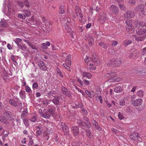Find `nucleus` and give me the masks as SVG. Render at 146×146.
Instances as JSON below:
<instances>
[{"label":"nucleus","instance_id":"nucleus-1","mask_svg":"<svg viewBox=\"0 0 146 146\" xmlns=\"http://www.w3.org/2000/svg\"><path fill=\"white\" fill-rule=\"evenodd\" d=\"M8 0H5L4 1L3 4V11L6 15L8 16H12L15 13V11L13 7H12L10 3H7Z\"/></svg>","mask_w":146,"mask_h":146},{"label":"nucleus","instance_id":"nucleus-2","mask_svg":"<svg viewBox=\"0 0 146 146\" xmlns=\"http://www.w3.org/2000/svg\"><path fill=\"white\" fill-rule=\"evenodd\" d=\"M84 61L87 65L89 66V68L90 70H95L96 69V67L94 65L92 61L89 56H86L84 58Z\"/></svg>","mask_w":146,"mask_h":146},{"label":"nucleus","instance_id":"nucleus-3","mask_svg":"<svg viewBox=\"0 0 146 146\" xmlns=\"http://www.w3.org/2000/svg\"><path fill=\"white\" fill-rule=\"evenodd\" d=\"M121 62L119 61H115L114 59H112L110 61H108L107 64L108 66L116 67L120 65Z\"/></svg>","mask_w":146,"mask_h":146},{"label":"nucleus","instance_id":"nucleus-4","mask_svg":"<svg viewBox=\"0 0 146 146\" xmlns=\"http://www.w3.org/2000/svg\"><path fill=\"white\" fill-rule=\"evenodd\" d=\"M75 13L77 16L80 17L79 19L80 22L81 23L82 22L83 15L82 11L78 6H76L75 7Z\"/></svg>","mask_w":146,"mask_h":146},{"label":"nucleus","instance_id":"nucleus-5","mask_svg":"<svg viewBox=\"0 0 146 146\" xmlns=\"http://www.w3.org/2000/svg\"><path fill=\"white\" fill-rule=\"evenodd\" d=\"M116 76V73L114 72H111L105 75V78L108 79H109L107 81L108 82H110V81H111L112 78H114Z\"/></svg>","mask_w":146,"mask_h":146},{"label":"nucleus","instance_id":"nucleus-6","mask_svg":"<svg viewBox=\"0 0 146 146\" xmlns=\"http://www.w3.org/2000/svg\"><path fill=\"white\" fill-rule=\"evenodd\" d=\"M110 10L111 13L115 15L118 14L119 9L118 7L115 5H112L110 6Z\"/></svg>","mask_w":146,"mask_h":146},{"label":"nucleus","instance_id":"nucleus-7","mask_svg":"<svg viewBox=\"0 0 146 146\" xmlns=\"http://www.w3.org/2000/svg\"><path fill=\"white\" fill-rule=\"evenodd\" d=\"M60 126L62 128L64 134L66 135L68 134L69 132L68 127L66 125L65 123L61 122Z\"/></svg>","mask_w":146,"mask_h":146},{"label":"nucleus","instance_id":"nucleus-8","mask_svg":"<svg viewBox=\"0 0 146 146\" xmlns=\"http://www.w3.org/2000/svg\"><path fill=\"white\" fill-rule=\"evenodd\" d=\"M126 23L127 26L126 27V30L127 31H131L132 30L133 32L135 31V30L133 29V26L129 20L127 19L126 21Z\"/></svg>","mask_w":146,"mask_h":146},{"label":"nucleus","instance_id":"nucleus-9","mask_svg":"<svg viewBox=\"0 0 146 146\" xmlns=\"http://www.w3.org/2000/svg\"><path fill=\"white\" fill-rule=\"evenodd\" d=\"M61 89L63 94L66 96L68 97L71 96V93L70 91L64 87H62Z\"/></svg>","mask_w":146,"mask_h":146},{"label":"nucleus","instance_id":"nucleus-10","mask_svg":"<svg viewBox=\"0 0 146 146\" xmlns=\"http://www.w3.org/2000/svg\"><path fill=\"white\" fill-rule=\"evenodd\" d=\"M144 9V6L143 4H141L137 6L135 9V12H141L143 14H144L143 11Z\"/></svg>","mask_w":146,"mask_h":146},{"label":"nucleus","instance_id":"nucleus-11","mask_svg":"<svg viewBox=\"0 0 146 146\" xmlns=\"http://www.w3.org/2000/svg\"><path fill=\"white\" fill-rule=\"evenodd\" d=\"M8 22L4 18L1 19L0 22V26L2 27H7L9 26Z\"/></svg>","mask_w":146,"mask_h":146},{"label":"nucleus","instance_id":"nucleus-12","mask_svg":"<svg viewBox=\"0 0 146 146\" xmlns=\"http://www.w3.org/2000/svg\"><path fill=\"white\" fill-rule=\"evenodd\" d=\"M135 15L133 12L132 11H127L124 15V17L126 18H132L134 17Z\"/></svg>","mask_w":146,"mask_h":146},{"label":"nucleus","instance_id":"nucleus-13","mask_svg":"<svg viewBox=\"0 0 146 146\" xmlns=\"http://www.w3.org/2000/svg\"><path fill=\"white\" fill-rule=\"evenodd\" d=\"M143 102V100L141 99H138L135 100L132 103L133 105L135 106H137L141 105Z\"/></svg>","mask_w":146,"mask_h":146},{"label":"nucleus","instance_id":"nucleus-14","mask_svg":"<svg viewBox=\"0 0 146 146\" xmlns=\"http://www.w3.org/2000/svg\"><path fill=\"white\" fill-rule=\"evenodd\" d=\"M19 5L21 8H23L24 7V5H25L26 7L28 8L30 7L28 0H25L24 3L22 1L19 2Z\"/></svg>","mask_w":146,"mask_h":146},{"label":"nucleus","instance_id":"nucleus-15","mask_svg":"<svg viewBox=\"0 0 146 146\" xmlns=\"http://www.w3.org/2000/svg\"><path fill=\"white\" fill-rule=\"evenodd\" d=\"M146 32L145 28H139L136 31L137 34L139 35H143L145 34Z\"/></svg>","mask_w":146,"mask_h":146},{"label":"nucleus","instance_id":"nucleus-16","mask_svg":"<svg viewBox=\"0 0 146 146\" xmlns=\"http://www.w3.org/2000/svg\"><path fill=\"white\" fill-rule=\"evenodd\" d=\"M72 130L74 136H77L79 134V132L78 128L77 126H73L72 127Z\"/></svg>","mask_w":146,"mask_h":146},{"label":"nucleus","instance_id":"nucleus-17","mask_svg":"<svg viewBox=\"0 0 146 146\" xmlns=\"http://www.w3.org/2000/svg\"><path fill=\"white\" fill-rule=\"evenodd\" d=\"M82 78H85L88 79H90L92 76V74L90 73L86 72H83L82 74Z\"/></svg>","mask_w":146,"mask_h":146},{"label":"nucleus","instance_id":"nucleus-18","mask_svg":"<svg viewBox=\"0 0 146 146\" xmlns=\"http://www.w3.org/2000/svg\"><path fill=\"white\" fill-rule=\"evenodd\" d=\"M42 116L43 117L48 119L50 117V115L48 113L47 110L45 109H44L43 110V115H42Z\"/></svg>","mask_w":146,"mask_h":146},{"label":"nucleus","instance_id":"nucleus-19","mask_svg":"<svg viewBox=\"0 0 146 146\" xmlns=\"http://www.w3.org/2000/svg\"><path fill=\"white\" fill-rule=\"evenodd\" d=\"M87 38L88 40V44L90 46H91L93 45L94 40L92 37L90 35L87 36Z\"/></svg>","mask_w":146,"mask_h":146},{"label":"nucleus","instance_id":"nucleus-20","mask_svg":"<svg viewBox=\"0 0 146 146\" xmlns=\"http://www.w3.org/2000/svg\"><path fill=\"white\" fill-rule=\"evenodd\" d=\"M22 12L25 18L26 17H30L31 15V12L29 10H24L22 11Z\"/></svg>","mask_w":146,"mask_h":146},{"label":"nucleus","instance_id":"nucleus-21","mask_svg":"<svg viewBox=\"0 0 146 146\" xmlns=\"http://www.w3.org/2000/svg\"><path fill=\"white\" fill-rule=\"evenodd\" d=\"M37 130L36 133L37 135H40L42 133V127L39 125L37 128Z\"/></svg>","mask_w":146,"mask_h":146},{"label":"nucleus","instance_id":"nucleus-22","mask_svg":"<svg viewBox=\"0 0 146 146\" xmlns=\"http://www.w3.org/2000/svg\"><path fill=\"white\" fill-rule=\"evenodd\" d=\"M133 37L135 38L136 40H137L138 41H139L143 40L144 38L146 37V35H145L143 36L139 37H137L136 36L134 35L133 36Z\"/></svg>","mask_w":146,"mask_h":146},{"label":"nucleus","instance_id":"nucleus-23","mask_svg":"<svg viewBox=\"0 0 146 146\" xmlns=\"http://www.w3.org/2000/svg\"><path fill=\"white\" fill-rule=\"evenodd\" d=\"M136 25L137 26L139 25V28H142L145 25V23L144 22H142L141 23L139 21H138L137 22L135 23ZM137 26H136L137 27Z\"/></svg>","mask_w":146,"mask_h":146},{"label":"nucleus","instance_id":"nucleus-24","mask_svg":"<svg viewBox=\"0 0 146 146\" xmlns=\"http://www.w3.org/2000/svg\"><path fill=\"white\" fill-rule=\"evenodd\" d=\"M138 135V134L137 133H133L131 134L130 137L133 140H136Z\"/></svg>","mask_w":146,"mask_h":146},{"label":"nucleus","instance_id":"nucleus-25","mask_svg":"<svg viewBox=\"0 0 146 146\" xmlns=\"http://www.w3.org/2000/svg\"><path fill=\"white\" fill-rule=\"evenodd\" d=\"M0 120L1 122L6 124L9 123V121L7 120V118L6 119L5 117L3 116L0 117Z\"/></svg>","mask_w":146,"mask_h":146},{"label":"nucleus","instance_id":"nucleus-26","mask_svg":"<svg viewBox=\"0 0 146 146\" xmlns=\"http://www.w3.org/2000/svg\"><path fill=\"white\" fill-rule=\"evenodd\" d=\"M50 102H52L56 105H59V101L58 98H55L52 100H50Z\"/></svg>","mask_w":146,"mask_h":146},{"label":"nucleus","instance_id":"nucleus-27","mask_svg":"<svg viewBox=\"0 0 146 146\" xmlns=\"http://www.w3.org/2000/svg\"><path fill=\"white\" fill-rule=\"evenodd\" d=\"M123 90L122 88L120 86H116L114 90V92L117 93L121 92Z\"/></svg>","mask_w":146,"mask_h":146},{"label":"nucleus","instance_id":"nucleus-28","mask_svg":"<svg viewBox=\"0 0 146 146\" xmlns=\"http://www.w3.org/2000/svg\"><path fill=\"white\" fill-rule=\"evenodd\" d=\"M85 123L86 125V126L88 128H90L91 127L90 121L87 117H85L84 119Z\"/></svg>","mask_w":146,"mask_h":146},{"label":"nucleus","instance_id":"nucleus-29","mask_svg":"<svg viewBox=\"0 0 146 146\" xmlns=\"http://www.w3.org/2000/svg\"><path fill=\"white\" fill-rule=\"evenodd\" d=\"M18 47L21 50H25L27 49V46L25 44H20L18 46Z\"/></svg>","mask_w":146,"mask_h":146},{"label":"nucleus","instance_id":"nucleus-30","mask_svg":"<svg viewBox=\"0 0 146 146\" xmlns=\"http://www.w3.org/2000/svg\"><path fill=\"white\" fill-rule=\"evenodd\" d=\"M85 92L90 97L92 98L94 97V94H93V92H89L88 90H86L85 91Z\"/></svg>","mask_w":146,"mask_h":146},{"label":"nucleus","instance_id":"nucleus-31","mask_svg":"<svg viewBox=\"0 0 146 146\" xmlns=\"http://www.w3.org/2000/svg\"><path fill=\"white\" fill-rule=\"evenodd\" d=\"M9 103L11 105L14 106L16 107L17 106V104L15 101L12 99L9 100Z\"/></svg>","mask_w":146,"mask_h":146},{"label":"nucleus","instance_id":"nucleus-32","mask_svg":"<svg viewBox=\"0 0 146 146\" xmlns=\"http://www.w3.org/2000/svg\"><path fill=\"white\" fill-rule=\"evenodd\" d=\"M71 56L70 55H67L66 56V61L68 63L69 65L71 64Z\"/></svg>","mask_w":146,"mask_h":146},{"label":"nucleus","instance_id":"nucleus-33","mask_svg":"<svg viewBox=\"0 0 146 146\" xmlns=\"http://www.w3.org/2000/svg\"><path fill=\"white\" fill-rule=\"evenodd\" d=\"M131 42L132 41L131 40L128 39H126L124 40L123 42V44L124 46H127L131 44Z\"/></svg>","mask_w":146,"mask_h":146},{"label":"nucleus","instance_id":"nucleus-34","mask_svg":"<svg viewBox=\"0 0 146 146\" xmlns=\"http://www.w3.org/2000/svg\"><path fill=\"white\" fill-rule=\"evenodd\" d=\"M119 118L120 119H123L124 118V114L123 113L119 112L118 115Z\"/></svg>","mask_w":146,"mask_h":146},{"label":"nucleus","instance_id":"nucleus-35","mask_svg":"<svg viewBox=\"0 0 146 146\" xmlns=\"http://www.w3.org/2000/svg\"><path fill=\"white\" fill-rule=\"evenodd\" d=\"M22 40L21 39L19 38H17L15 39L13 41L15 42V43L17 45V46L19 45V43L21 42Z\"/></svg>","mask_w":146,"mask_h":146},{"label":"nucleus","instance_id":"nucleus-36","mask_svg":"<svg viewBox=\"0 0 146 146\" xmlns=\"http://www.w3.org/2000/svg\"><path fill=\"white\" fill-rule=\"evenodd\" d=\"M64 28L66 29V31L70 33L71 31V29L70 27H69L68 25L66 24H65L64 26Z\"/></svg>","mask_w":146,"mask_h":146},{"label":"nucleus","instance_id":"nucleus-37","mask_svg":"<svg viewBox=\"0 0 146 146\" xmlns=\"http://www.w3.org/2000/svg\"><path fill=\"white\" fill-rule=\"evenodd\" d=\"M77 124L79 126L82 127L84 125V123L81 120H77Z\"/></svg>","mask_w":146,"mask_h":146},{"label":"nucleus","instance_id":"nucleus-38","mask_svg":"<svg viewBox=\"0 0 146 146\" xmlns=\"http://www.w3.org/2000/svg\"><path fill=\"white\" fill-rule=\"evenodd\" d=\"M20 96L23 99L25 96V92L24 91H21L19 93Z\"/></svg>","mask_w":146,"mask_h":146},{"label":"nucleus","instance_id":"nucleus-39","mask_svg":"<svg viewBox=\"0 0 146 146\" xmlns=\"http://www.w3.org/2000/svg\"><path fill=\"white\" fill-rule=\"evenodd\" d=\"M143 91L140 90L137 92V95L139 97H142L143 95Z\"/></svg>","mask_w":146,"mask_h":146},{"label":"nucleus","instance_id":"nucleus-40","mask_svg":"<svg viewBox=\"0 0 146 146\" xmlns=\"http://www.w3.org/2000/svg\"><path fill=\"white\" fill-rule=\"evenodd\" d=\"M15 116L12 114L10 115V116L8 117L7 118V120L9 121V120H13L15 118Z\"/></svg>","mask_w":146,"mask_h":146},{"label":"nucleus","instance_id":"nucleus-41","mask_svg":"<svg viewBox=\"0 0 146 146\" xmlns=\"http://www.w3.org/2000/svg\"><path fill=\"white\" fill-rule=\"evenodd\" d=\"M27 110H25L24 111H23L21 115V117L22 119H24V117L27 114Z\"/></svg>","mask_w":146,"mask_h":146},{"label":"nucleus","instance_id":"nucleus-42","mask_svg":"<svg viewBox=\"0 0 146 146\" xmlns=\"http://www.w3.org/2000/svg\"><path fill=\"white\" fill-rule=\"evenodd\" d=\"M122 80L121 78L118 77L115 78H113L111 81H110V82H118L121 81Z\"/></svg>","mask_w":146,"mask_h":146},{"label":"nucleus","instance_id":"nucleus-43","mask_svg":"<svg viewBox=\"0 0 146 146\" xmlns=\"http://www.w3.org/2000/svg\"><path fill=\"white\" fill-rule=\"evenodd\" d=\"M11 59L13 62L14 65L15 66H17L18 65V63L15 60L14 56L13 55L11 56Z\"/></svg>","mask_w":146,"mask_h":146},{"label":"nucleus","instance_id":"nucleus-44","mask_svg":"<svg viewBox=\"0 0 146 146\" xmlns=\"http://www.w3.org/2000/svg\"><path fill=\"white\" fill-rule=\"evenodd\" d=\"M86 133L87 135L89 137L91 138L92 137V135L90 131L89 130H87L86 132Z\"/></svg>","mask_w":146,"mask_h":146},{"label":"nucleus","instance_id":"nucleus-45","mask_svg":"<svg viewBox=\"0 0 146 146\" xmlns=\"http://www.w3.org/2000/svg\"><path fill=\"white\" fill-rule=\"evenodd\" d=\"M59 12L61 14H63L64 13V6H61L60 7Z\"/></svg>","mask_w":146,"mask_h":146},{"label":"nucleus","instance_id":"nucleus-46","mask_svg":"<svg viewBox=\"0 0 146 146\" xmlns=\"http://www.w3.org/2000/svg\"><path fill=\"white\" fill-rule=\"evenodd\" d=\"M18 17L20 19H25V16H24V14L19 13L18 15Z\"/></svg>","mask_w":146,"mask_h":146},{"label":"nucleus","instance_id":"nucleus-47","mask_svg":"<svg viewBox=\"0 0 146 146\" xmlns=\"http://www.w3.org/2000/svg\"><path fill=\"white\" fill-rule=\"evenodd\" d=\"M125 104V100L124 99H122L119 102V104L121 106H123Z\"/></svg>","mask_w":146,"mask_h":146},{"label":"nucleus","instance_id":"nucleus-48","mask_svg":"<svg viewBox=\"0 0 146 146\" xmlns=\"http://www.w3.org/2000/svg\"><path fill=\"white\" fill-rule=\"evenodd\" d=\"M55 92L54 90L50 91L48 93L47 96L48 97L52 96L53 94H55Z\"/></svg>","mask_w":146,"mask_h":146},{"label":"nucleus","instance_id":"nucleus-49","mask_svg":"<svg viewBox=\"0 0 146 146\" xmlns=\"http://www.w3.org/2000/svg\"><path fill=\"white\" fill-rule=\"evenodd\" d=\"M82 80H83V84H85L86 85H88L90 84V81H88L84 78H82Z\"/></svg>","mask_w":146,"mask_h":146},{"label":"nucleus","instance_id":"nucleus-50","mask_svg":"<svg viewBox=\"0 0 146 146\" xmlns=\"http://www.w3.org/2000/svg\"><path fill=\"white\" fill-rule=\"evenodd\" d=\"M141 54L144 55H146V47L143 48L141 51Z\"/></svg>","mask_w":146,"mask_h":146},{"label":"nucleus","instance_id":"nucleus-51","mask_svg":"<svg viewBox=\"0 0 146 146\" xmlns=\"http://www.w3.org/2000/svg\"><path fill=\"white\" fill-rule=\"evenodd\" d=\"M106 15L105 14H104V17H102L101 16V15H100L99 18L98 19L99 20H102L103 21H105L106 19Z\"/></svg>","mask_w":146,"mask_h":146},{"label":"nucleus","instance_id":"nucleus-52","mask_svg":"<svg viewBox=\"0 0 146 146\" xmlns=\"http://www.w3.org/2000/svg\"><path fill=\"white\" fill-rule=\"evenodd\" d=\"M38 87V84L37 83L35 82L33 84L32 87L33 89H36Z\"/></svg>","mask_w":146,"mask_h":146},{"label":"nucleus","instance_id":"nucleus-53","mask_svg":"<svg viewBox=\"0 0 146 146\" xmlns=\"http://www.w3.org/2000/svg\"><path fill=\"white\" fill-rule=\"evenodd\" d=\"M41 46H42V48L43 49H47L48 48V47L46 46V43H42L41 44Z\"/></svg>","mask_w":146,"mask_h":146},{"label":"nucleus","instance_id":"nucleus-54","mask_svg":"<svg viewBox=\"0 0 146 146\" xmlns=\"http://www.w3.org/2000/svg\"><path fill=\"white\" fill-rule=\"evenodd\" d=\"M48 112L51 114H53L55 112V110L54 109L52 108L48 110Z\"/></svg>","mask_w":146,"mask_h":146},{"label":"nucleus","instance_id":"nucleus-55","mask_svg":"<svg viewBox=\"0 0 146 146\" xmlns=\"http://www.w3.org/2000/svg\"><path fill=\"white\" fill-rule=\"evenodd\" d=\"M23 119V122L25 125L26 126H28L29 125L28 120L25 119Z\"/></svg>","mask_w":146,"mask_h":146},{"label":"nucleus","instance_id":"nucleus-56","mask_svg":"<svg viewBox=\"0 0 146 146\" xmlns=\"http://www.w3.org/2000/svg\"><path fill=\"white\" fill-rule=\"evenodd\" d=\"M63 66L66 68L67 70H70V67L68 66V65L66 64H63Z\"/></svg>","mask_w":146,"mask_h":146},{"label":"nucleus","instance_id":"nucleus-57","mask_svg":"<svg viewBox=\"0 0 146 146\" xmlns=\"http://www.w3.org/2000/svg\"><path fill=\"white\" fill-rule=\"evenodd\" d=\"M82 113L84 114V115H87V111L84 108H82Z\"/></svg>","mask_w":146,"mask_h":146},{"label":"nucleus","instance_id":"nucleus-58","mask_svg":"<svg viewBox=\"0 0 146 146\" xmlns=\"http://www.w3.org/2000/svg\"><path fill=\"white\" fill-rule=\"evenodd\" d=\"M136 139H137V141L138 142H142V139L139 136V135L138 134L137 137L136 138Z\"/></svg>","mask_w":146,"mask_h":146},{"label":"nucleus","instance_id":"nucleus-59","mask_svg":"<svg viewBox=\"0 0 146 146\" xmlns=\"http://www.w3.org/2000/svg\"><path fill=\"white\" fill-rule=\"evenodd\" d=\"M25 90L27 92H29L31 91V89L30 88L27 86H26L25 87Z\"/></svg>","mask_w":146,"mask_h":146},{"label":"nucleus","instance_id":"nucleus-60","mask_svg":"<svg viewBox=\"0 0 146 146\" xmlns=\"http://www.w3.org/2000/svg\"><path fill=\"white\" fill-rule=\"evenodd\" d=\"M36 120V117L35 116H33L30 119V121L32 122H35Z\"/></svg>","mask_w":146,"mask_h":146},{"label":"nucleus","instance_id":"nucleus-61","mask_svg":"<svg viewBox=\"0 0 146 146\" xmlns=\"http://www.w3.org/2000/svg\"><path fill=\"white\" fill-rule=\"evenodd\" d=\"M38 66L40 68H41L42 67H43L44 66V64L43 62H40L38 64Z\"/></svg>","mask_w":146,"mask_h":146},{"label":"nucleus","instance_id":"nucleus-62","mask_svg":"<svg viewBox=\"0 0 146 146\" xmlns=\"http://www.w3.org/2000/svg\"><path fill=\"white\" fill-rule=\"evenodd\" d=\"M29 142L28 144L29 145H33V140L32 139H29Z\"/></svg>","mask_w":146,"mask_h":146},{"label":"nucleus","instance_id":"nucleus-63","mask_svg":"<svg viewBox=\"0 0 146 146\" xmlns=\"http://www.w3.org/2000/svg\"><path fill=\"white\" fill-rule=\"evenodd\" d=\"M92 123L93 125L95 127H96V126H97L98 125V123H97L95 120H94L93 121Z\"/></svg>","mask_w":146,"mask_h":146},{"label":"nucleus","instance_id":"nucleus-64","mask_svg":"<svg viewBox=\"0 0 146 146\" xmlns=\"http://www.w3.org/2000/svg\"><path fill=\"white\" fill-rule=\"evenodd\" d=\"M11 114H12L11 112L9 111L6 112L5 113V115L7 117V118L8 117L10 116V115Z\"/></svg>","mask_w":146,"mask_h":146}]
</instances>
